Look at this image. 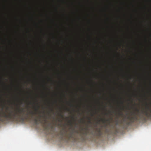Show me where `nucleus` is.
I'll return each mask as SVG.
<instances>
[{
    "label": "nucleus",
    "instance_id": "nucleus-1",
    "mask_svg": "<svg viewBox=\"0 0 151 151\" xmlns=\"http://www.w3.org/2000/svg\"><path fill=\"white\" fill-rule=\"evenodd\" d=\"M6 112L3 111L0 113V122H4L5 119L2 118H4L6 120H17L18 119L24 121V119L25 111L23 108H17L13 113V111H11L8 114Z\"/></svg>",
    "mask_w": 151,
    "mask_h": 151
},
{
    "label": "nucleus",
    "instance_id": "nucleus-2",
    "mask_svg": "<svg viewBox=\"0 0 151 151\" xmlns=\"http://www.w3.org/2000/svg\"><path fill=\"white\" fill-rule=\"evenodd\" d=\"M136 111H137V113L134 116L131 117L129 116L128 117V119H129L133 123L135 121L139 120L144 121L147 120V118L141 114L139 113V109H136Z\"/></svg>",
    "mask_w": 151,
    "mask_h": 151
},
{
    "label": "nucleus",
    "instance_id": "nucleus-3",
    "mask_svg": "<svg viewBox=\"0 0 151 151\" xmlns=\"http://www.w3.org/2000/svg\"><path fill=\"white\" fill-rule=\"evenodd\" d=\"M34 104L37 105L35 106L34 107L35 111V112H34L32 111H30L29 112H28L27 114V116L28 115L30 114L31 115V117L32 118L33 117V116L34 114H37V112L38 111L39 109V106H38L37 105V103H36V102H35Z\"/></svg>",
    "mask_w": 151,
    "mask_h": 151
},
{
    "label": "nucleus",
    "instance_id": "nucleus-4",
    "mask_svg": "<svg viewBox=\"0 0 151 151\" xmlns=\"http://www.w3.org/2000/svg\"><path fill=\"white\" fill-rule=\"evenodd\" d=\"M41 112H39V118H35L34 119V121L35 122V123L36 124H38V122H42L41 118H43L44 119H45V121H46V119H47V117L46 115L45 114V112L43 111L44 115L43 116H41L40 115Z\"/></svg>",
    "mask_w": 151,
    "mask_h": 151
},
{
    "label": "nucleus",
    "instance_id": "nucleus-5",
    "mask_svg": "<svg viewBox=\"0 0 151 151\" xmlns=\"http://www.w3.org/2000/svg\"><path fill=\"white\" fill-rule=\"evenodd\" d=\"M146 109L147 110H149V112L147 111V110H145L142 111V113L145 114L147 118L151 119V109H150L148 107H147Z\"/></svg>",
    "mask_w": 151,
    "mask_h": 151
},
{
    "label": "nucleus",
    "instance_id": "nucleus-6",
    "mask_svg": "<svg viewBox=\"0 0 151 151\" xmlns=\"http://www.w3.org/2000/svg\"><path fill=\"white\" fill-rule=\"evenodd\" d=\"M11 52H10V65H0V66H69V65H11Z\"/></svg>",
    "mask_w": 151,
    "mask_h": 151
},
{
    "label": "nucleus",
    "instance_id": "nucleus-7",
    "mask_svg": "<svg viewBox=\"0 0 151 151\" xmlns=\"http://www.w3.org/2000/svg\"><path fill=\"white\" fill-rule=\"evenodd\" d=\"M96 131L97 133L96 134V135L97 136H100L102 135V132L101 128H96Z\"/></svg>",
    "mask_w": 151,
    "mask_h": 151
},
{
    "label": "nucleus",
    "instance_id": "nucleus-8",
    "mask_svg": "<svg viewBox=\"0 0 151 151\" xmlns=\"http://www.w3.org/2000/svg\"><path fill=\"white\" fill-rule=\"evenodd\" d=\"M74 129H73L68 134V137L69 139L74 138Z\"/></svg>",
    "mask_w": 151,
    "mask_h": 151
},
{
    "label": "nucleus",
    "instance_id": "nucleus-9",
    "mask_svg": "<svg viewBox=\"0 0 151 151\" xmlns=\"http://www.w3.org/2000/svg\"><path fill=\"white\" fill-rule=\"evenodd\" d=\"M89 132L87 128H85V130L83 132H81L80 134L81 136L83 137V135H87L88 133Z\"/></svg>",
    "mask_w": 151,
    "mask_h": 151
},
{
    "label": "nucleus",
    "instance_id": "nucleus-10",
    "mask_svg": "<svg viewBox=\"0 0 151 151\" xmlns=\"http://www.w3.org/2000/svg\"><path fill=\"white\" fill-rule=\"evenodd\" d=\"M50 54L49 52H48L47 55H46V54L43 55H42V57L44 58H49L50 57Z\"/></svg>",
    "mask_w": 151,
    "mask_h": 151
},
{
    "label": "nucleus",
    "instance_id": "nucleus-11",
    "mask_svg": "<svg viewBox=\"0 0 151 151\" xmlns=\"http://www.w3.org/2000/svg\"><path fill=\"white\" fill-rule=\"evenodd\" d=\"M109 121V119L106 120L105 118H104V119H101L99 121H98V122H97V123H99V122L101 121L102 122L104 123H105L107 121Z\"/></svg>",
    "mask_w": 151,
    "mask_h": 151
},
{
    "label": "nucleus",
    "instance_id": "nucleus-12",
    "mask_svg": "<svg viewBox=\"0 0 151 151\" xmlns=\"http://www.w3.org/2000/svg\"><path fill=\"white\" fill-rule=\"evenodd\" d=\"M16 57L17 58H22V55L17 54L16 55Z\"/></svg>",
    "mask_w": 151,
    "mask_h": 151
},
{
    "label": "nucleus",
    "instance_id": "nucleus-13",
    "mask_svg": "<svg viewBox=\"0 0 151 151\" xmlns=\"http://www.w3.org/2000/svg\"><path fill=\"white\" fill-rule=\"evenodd\" d=\"M118 115L119 116H122L123 115V114L122 113L121 111H120L118 113Z\"/></svg>",
    "mask_w": 151,
    "mask_h": 151
},
{
    "label": "nucleus",
    "instance_id": "nucleus-14",
    "mask_svg": "<svg viewBox=\"0 0 151 151\" xmlns=\"http://www.w3.org/2000/svg\"><path fill=\"white\" fill-rule=\"evenodd\" d=\"M88 123H91V120H90V119L89 118H88Z\"/></svg>",
    "mask_w": 151,
    "mask_h": 151
},
{
    "label": "nucleus",
    "instance_id": "nucleus-15",
    "mask_svg": "<svg viewBox=\"0 0 151 151\" xmlns=\"http://www.w3.org/2000/svg\"><path fill=\"white\" fill-rule=\"evenodd\" d=\"M58 122H60L61 123L62 122V120L60 119H58Z\"/></svg>",
    "mask_w": 151,
    "mask_h": 151
},
{
    "label": "nucleus",
    "instance_id": "nucleus-16",
    "mask_svg": "<svg viewBox=\"0 0 151 151\" xmlns=\"http://www.w3.org/2000/svg\"><path fill=\"white\" fill-rule=\"evenodd\" d=\"M60 133L61 134L62 136L63 137L64 134V133L63 132H61Z\"/></svg>",
    "mask_w": 151,
    "mask_h": 151
},
{
    "label": "nucleus",
    "instance_id": "nucleus-17",
    "mask_svg": "<svg viewBox=\"0 0 151 151\" xmlns=\"http://www.w3.org/2000/svg\"><path fill=\"white\" fill-rule=\"evenodd\" d=\"M58 125H59V126H61V123H60V124H58Z\"/></svg>",
    "mask_w": 151,
    "mask_h": 151
},
{
    "label": "nucleus",
    "instance_id": "nucleus-18",
    "mask_svg": "<svg viewBox=\"0 0 151 151\" xmlns=\"http://www.w3.org/2000/svg\"><path fill=\"white\" fill-rule=\"evenodd\" d=\"M75 132H76V133H78V131H75Z\"/></svg>",
    "mask_w": 151,
    "mask_h": 151
},
{
    "label": "nucleus",
    "instance_id": "nucleus-19",
    "mask_svg": "<svg viewBox=\"0 0 151 151\" xmlns=\"http://www.w3.org/2000/svg\"><path fill=\"white\" fill-rule=\"evenodd\" d=\"M81 121H82L84 122V121L83 120V119H81Z\"/></svg>",
    "mask_w": 151,
    "mask_h": 151
},
{
    "label": "nucleus",
    "instance_id": "nucleus-20",
    "mask_svg": "<svg viewBox=\"0 0 151 151\" xmlns=\"http://www.w3.org/2000/svg\"><path fill=\"white\" fill-rule=\"evenodd\" d=\"M72 118H73V119H74V116H73V117H72Z\"/></svg>",
    "mask_w": 151,
    "mask_h": 151
},
{
    "label": "nucleus",
    "instance_id": "nucleus-21",
    "mask_svg": "<svg viewBox=\"0 0 151 151\" xmlns=\"http://www.w3.org/2000/svg\"><path fill=\"white\" fill-rule=\"evenodd\" d=\"M60 116H61L62 117H63V116L62 115H61V114H60Z\"/></svg>",
    "mask_w": 151,
    "mask_h": 151
},
{
    "label": "nucleus",
    "instance_id": "nucleus-22",
    "mask_svg": "<svg viewBox=\"0 0 151 151\" xmlns=\"http://www.w3.org/2000/svg\"><path fill=\"white\" fill-rule=\"evenodd\" d=\"M70 124L71 125V122H70Z\"/></svg>",
    "mask_w": 151,
    "mask_h": 151
},
{
    "label": "nucleus",
    "instance_id": "nucleus-23",
    "mask_svg": "<svg viewBox=\"0 0 151 151\" xmlns=\"http://www.w3.org/2000/svg\"><path fill=\"white\" fill-rule=\"evenodd\" d=\"M69 56H71V55H70V54L69 55Z\"/></svg>",
    "mask_w": 151,
    "mask_h": 151
},
{
    "label": "nucleus",
    "instance_id": "nucleus-24",
    "mask_svg": "<svg viewBox=\"0 0 151 151\" xmlns=\"http://www.w3.org/2000/svg\"><path fill=\"white\" fill-rule=\"evenodd\" d=\"M122 110H123V108H122Z\"/></svg>",
    "mask_w": 151,
    "mask_h": 151
},
{
    "label": "nucleus",
    "instance_id": "nucleus-25",
    "mask_svg": "<svg viewBox=\"0 0 151 151\" xmlns=\"http://www.w3.org/2000/svg\"><path fill=\"white\" fill-rule=\"evenodd\" d=\"M121 103H122V104H123V102H121Z\"/></svg>",
    "mask_w": 151,
    "mask_h": 151
},
{
    "label": "nucleus",
    "instance_id": "nucleus-26",
    "mask_svg": "<svg viewBox=\"0 0 151 151\" xmlns=\"http://www.w3.org/2000/svg\"><path fill=\"white\" fill-rule=\"evenodd\" d=\"M67 109V110H69V109Z\"/></svg>",
    "mask_w": 151,
    "mask_h": 151
}]
</instances>
